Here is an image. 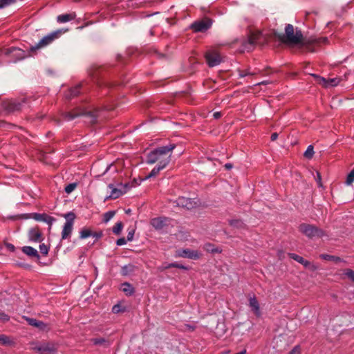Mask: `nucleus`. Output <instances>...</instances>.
Returning <instances> with one entry per match:
<instances>
[{"instance_id":"9b49d317","label":"nucleus","mask_w":354,"mask_h":354,"mask_svg":"<svg viewBox=\"0 0 354 354\" xmlns=\"http://www.w3.org/2000/svg\"><path fill=\"white\" fill-rule=\"evenodd\" d=\"M212 21L210 19L196 21L192 23L189 28L195 32H204L210 28Z\"/></svg>"},{"instance_id":"7ed1b4c3","label":"nucleus","mask_w":354,"mask_h":354,"mask_svg":"<svg viewBox=\"0 0 354 354\" xmlns=\"http://www.w3.org/2000/svg\"><path fill=\"white\" fill-rule=\"evenodd\" d=\"M34 52H30V48L28 51L24 50L17 47H10L2 50V54L12 59L13 62L22 60L26 57L31 56Z\"/></svg>"},{"instance_id":"f257e3e1","label":"nucleus","mask_w":354,"mask_h":354,"mask_svg":"<svg viewBox=\"0 0 354 354\" xmlns=\"http://www.w3.org/2000/svg\"><path fill=\"white\" fill-rule=\"evenodd\" d=\"M176 147V145L169 144L155 148L149 152L146 157V162L149 165L158 162L163 167H167L171 161V152Z\"/></svg>"},{"instance_id":"052dcab7","label":"nucleus","mask_w":354,"mask_h":354,"mask_svg":"<svg viewBox=\"0 0 354 354\" xmlns=\"http://www.w3.org/2000/svg\"><path fill=\"white\" fill-rule=\"evenodd\" d=\"M225 168L226 169H230L231 168H232V163H226L225 165Z\"/></svg>"},{"instance_id":"09e8293b","label":"nucleus","mask_w":354,"mask_h":354,"mask_svg":"<svg viewBox=\"0 0 354 354\" xmlns=\"http://www.w3.org/2000/svg\"><path fill=\"white\" fill-rule=\"evenodd\" d=\"M92 236L95 237L96 239H100L103 236V232L102 231H100V232H92V234H91Z\"/></svg>"},{"instance_id":"2eb2a0df","label":"nucleus","mask_w":354,"mask_h":354,"mask_svg":"<svg viewBox=\"0 0 354 354\" xmlns=\"http://www.w3.org/2000/svg\"><path fill=\"white\" fill-rule=\"evenodd\" d=\"M176 257L197 260L199 259L200 257H201V253L198 250H194L186 248L177 250Z\"/></svg>"},{"instance_id":"9d476101","label":"nucleus","mask_w":354,"mask_h":354,"mask_svg":"<svg viewBox=\"0 0 354 354\" xmlns=\"http://www.w3.org/2000/svg\"><path fill=\"white\" fill-rule=\"evenodd\" d=\"M174 205L183 207L187 209H192L198 205L197 201L190 198L184 196L178 197L176 201H173Z\"/></svg>"},{"instance_id":"69168bd1","label":"nucleus","mask_w":354,"mask_h":354,"mask_svg":"<svg viewBox=\"0 0 354 354\" xmlns=\"http://www.w3.org/2000/svg\"><path fill=\"white\" fill-rule=\"evenodd\" d=\"M230 351H224L223 352H221L220 354H229L230 353Z\"/></svg>"},{"instance_id":"473e14b6","label":"nucleus","mask_w":354,"mask_h":354,"mask_svg":"<svg viewBox=\"0 0 354 354\" xmlns=\"http://www.w3.org/2000/svg\"><path fill=\"white\" fill-rule=\"evenodd\" d=\"M204 249L206 251L212 252V253H219L221 252L218 248H215L213 244L209 243H205L204 245Z\"/></svg>"},{"instance_id":"603ef678","label":"nucleus","mask_w":354,"mask_h":354,"mask_svg":"<svg viewBox=\"0 0 354 354\" xmlns=\"http://www.w3.org/2000/svg\"><path fill=\"white\" fill-rule=\"evenodd\" d=\"M300 353V348L299 346H296L293 348V349L291 350V351L289 353V354H299Z\"/></svg>"},{"instance_id":"338daca9","label":"nucleus","mask_w":354,"mask_h":354,"mask_svg":"<svg viewBox=\"0 0 354 354\" xmlns=\"http://www.w3.org/2000/svg\"><path fill=\"white\" fill-rule=\"evenodd\" d=\"M105 109H107V110H111V109H113V107H112V106H107Z\"/></svg>"},{"instance_id":"f8f14e48","label":"nucleus","mask_w":354,"mask_h":354,"mask_svg":"<svg viewBox=\"0 0 354 354\" xmlns=\"http://www.w3.org/2000/svg\"><path fill=\"white\" fill-rule=\"evenodd\" d=\"M261 35V32L252 33L246 39H244L241 44L243 50L251 51L254 48V45L257 44Z\"/></svg>"},{"instance_id":"f704fd0d","label":"nucleus","mask_w":354,"mask_h":354,"mask_svg":"<svg viewBox=\"0 0 354 354\" xmlns=\"http://www.w3.org/2000/svg\"><path fill=\"white\" fill-rule=\"evenodd\" d=\"M229 224L231 226L236 227V228H243L245 226L244 223L241 220H239V219L230 220V221H229Z\"/></svg>"},{"instance_id":"e2e57ef3","label":"nucleus","mask_w":354,"mask_h":354,"mask_svg":"<svg viewBox=\"0 0 354 354\" xmlns=\"http://www.w3.org/2000/svg\"><path fill=\"white\" fill-rule=\"evenodd\" d=\"M267 84H268V82L267 81H263V82H261L259 83H257V85H266Z\"/></svg>"},{"instance_id":"0eeeda50","label":"nucleus","mask_w":354,"mask_h":354,"mask_svg":"<svg viewBox=\"0 0 354 354\" xmlns=\"http://www.w3.org/2000/svg\"><path fill=\"white\" fill-rule=\"evenodd\" d=\"M64 217L66 218V223H64L62 232V239H66L70 237L72 231L73 226L74 223V221L75 219V214L73 212H69L64 215Z\"/></svg>"},{"instance_id":"aec40b11","label":"nucleus","mask_w":354,"mask_h":354,"mask_svg":"<svg viewBox=\"0 0 354 354\" xmlns=\"http://www.w3.org/2000/svg\"><path fill=\"white\" fill-rule=\"evenodd\" d=\"M313 76L315 77V78L318 79V81H319V84H322L325 87H328V86H337L339 82V80L338 78H329V79H326L324 77H320L317 75H315V74H313Z\"/></svg>"},{"instance_id":"2f4dec72","label":"nucleus","mask_w":354,"mask_h":354,"mask_svg":"<svg viewBox=\"0 0 354 354\" xmlns=\"http://www.w3.org/2000/svg\"><path fill=\"white\" fill-rule=\"evenodd\" d=\"M0 344L3 346H12L14 344V342L10 338V337L0 334Z\"/></svg>"},{"instance_id":"20e7f679","label":"nucleus","mask_w":354,"mask_h":354,"mask_svg":"<svg viewBox=\"0 0 354 354\" xmlns=\"http://www.w3.org/2000/svg\"><path fill=\"white\" fill-rule=\"evenodd\" d=\"M299 230L309 239L315 237L321 238L326 235L325 232L321 228L310 224L301 223L299 226Z\"/></svg>"},{"instance_id":"3c124183","label":"nucleus","mask_w":354,"mask_h":354,"mask_svg":"<svg viewBox=\"0 0 354 354\" xmlns=\"http://www.w3.org/2000/svg\"><path fill=\"white\" fill-rule=\"evenodd\" d=\"M328 41V38L327 37H321V38H319V39H317L315 40V42L317 43V44H320V43H327Z\"/></svg>"},{"instance_id":"423d86ee","label":"nucleus","mask_w":354,"mask_h":354,"mask_svg":"<svg viewBox=\"0 0 354 354\" xmlns=\"http://www.w3.org/2000/svg\"><path fill=\"white\" fill-rule=\"evenodd\" d=\"M62 33V30H56L44 36L37 44L30 48V52H36L37 50L44 48L51 44Z\"/></svg>"},{"instance_id":"c03bdc74","label":"nucleus","mask_w":354,"mask_h":354,"mask_svg":"<svg viewBox=\"0 0 354 354\" xmlns=\"http://www.w3.org/2000/svg\"><path fill=\"white\" fill-rule=\"evenodd\" d=\"M10 320V316L3 312L0 311V322L6 323Z\"/></svg>"},{"instance_id":"4468645a","label":"nucleus","mask_w":354,"mask_h":354,"mask_svg":"<svg viewBox=\"0 0 354 354\" xmlns=\"http://www.w3.org/2000/svg\"><path fill=\"white\" fill-rule=\"evenodd\" d=\"M205 60L209 67H214L219 65L222 62L220 55L214 50H208L205 55Z\"/></svg>"},{"instance_id":"0e129e2a","label":"nucleus","mask_w":354,"mask_h":354,"mask_svg":"<svg viewBox=\"0 0 354 354\" xmlns=\"http://www.w3.org/2000/svg\"><path fill=\"white\" fill-rule=\"evenodd\" d=\"M111 167V165H109L106 167V169H105V171H104V172L103 173V174H106V173L109 171V169H110V167Z\"/></svg>"},{"instance_id":"58836bf2","label":"nucleus","mask_w":354,"mask_h":354,"mask_svg":"<svg viewBox=\"0 0 354 354\" xmlns=\"http://www.w3.org/2000/svg\"><path fill=\"white\" fill-rule=\"evenodd\" d=\"M77 183H70L65 187L64 191L66 193L70 194L77 187Z\"/></svg>"},{"instance_id":"49530a36","label":"nucleus","mask_w":354,"mask_h":354,"mask_svg":"<svg viewBox=\"0 0 354 354\" xmlns=\"http://www.w3.org/2000/svg\"><path fill=\"white\" fill-rule=\"evenodd\" d=\"M127 241H128L125 238L122 237L117 240L116 245L118 246H121L123 245H125L127 243Z\"/></svg>"},{"instance_id":"b1692460","label":"nucleus","mask_w":354,"mask_h":354,"mask_svg":"<svg viewBox=\"0 0 354 354\" xmlns=\"http://www.w3.org/2000/svg\"><path fill=\"white\" fill-rule=\"evenodd\" d=\"M137 269V267L131 263L122 266L120 273L122 276H129L133 273Z\"/></svg>"},{"instance_id":"f3484780","label":"nucleus","mask_w":354,"mask_h":354,"mask_svg":"<svg viewBox=\"0 0 354 354\" xmlns=\"http://www.w3.org/2000/svg\"><path fill=\"white\" fill-rule=\"evenodd\" d=\"M31 218L37 221H42L46 223L49 225V228L51 227L53 223L56 221V219L50 216L45 213H32L31 214Z\"/></svg>"},{"instance_id":"ddd939ff","label":"nucleus","mask_w":354,"mask_h":354,"mask_svg":"<svg viewBox=\"0 0 354 354\" xmlns=\"http://www.w3.org/2000/svg\"><path fill=\"white\" fill-rule=\"evenodd\" d=\"M81 115H89L93 120H95L97 118V115L95 113L80 109L74 110L72 112L64 113L63 117L64 119L69 121Z\"/></svg>"},{"instance_id":"5fc2aeb1","label":"nucleus","mask_w":354,"mask_h":354,"mask_svg":"<svg viewBox=\"0 0 354 354\" xmlns=\"http://www.w3.org/2000/svg\"><path fill=\"white\" fill-rule=\"evenodd\" d=\"M315 180L317 182L318 185L319 186H321V180H322V178H321V175L319 172H317V177L315 178Z\"/></svg>"},{"instance_id":"bf43d9fd","label":"nucleus","mask_w":354,"mask_h":354,"mask_svg":"<svg viewBox=\"0 0 354 354\" xmlns=\"http://www.w3.org/2000/svg\"><path fill=\"white\" fill-rule=\"evenodd\" d=\"M90 75L93 77V79H96V80H98L97 77V74L95 73V72H93V71H91L89 73Z\"/></svg>"},{"instance_id":"a18cd8bd","label":"nucleus","mask_w":354,"mask_h":354,"mask_svg":"<svg viewBox=\"0 0 354 354\" xmlns=\"http://www.w3.org/2000/svg\"><path fill=\"white\" fill-rule=\"evenodd\" d=\"M345 275H346L351 281L354 282V271L351 269H347L345 272Z\"/></svg>"},{"instance_id":"c756f323","label":"nucleus","mask_w":354,"mask_h":354,"mask_svg":"<svg viewBox=\"0 0 354 354\" xmlns=\"http://www.w3.org/2000/svg\"><path fill=\"white\" fill-rule=\"evenodd\" d=\"M166 167H163L160 165H157L155 166L153 169L151 171V172L145 177L146 179H149L153 177H156L161 170L164 169Z\"/></svg>"},{"instance_id":"864d4df0","label":"nucleus","mask_w":354,"mask_h":354,"mask_svg":"<svg viewBox=\"0 0 354 354\" xmlns=\"http://www.w3.org/2000/svg\"><path fill=\"white\" fill-rule=\"evenodd\" d=\"M5 245L10 252H15V245L13 244L10 243H6L5 244Z\"/></svg>"},{"instance_id":"dca6fc26","label":"nucleus","mask_w":354,"mask_h":354,"mask_svg":"<svg viewBox=\"0 0 354 354\" xmlns=\"http://www.w3.org/2000/svg\"><path fill=\"white\" fill-rule=\"evenodd\" d=\"M28 240L30 242L41 243L44 238L38 226L31 227L28 232Z\"/></svg>"},{"instance_id":"de8ad7c7","label":"nucleus","mask_w":354,"mask_h":354,"mask_svg":"<svg viewBox=\"0 0 354 354\" xmlns=\"http://www.w3.org/2000/svg\"><path fill=\"white\" fill-rule=\"evenodd\" d=\"M121 311L122 310H121V306L120 304L114 305L112 308V312L113 313H118Z\"/></svg>"},{"instance_id":"ea45409f","label":"nucleus","mask_w":354,"mask_h":354,"mask_svg":"<svg viewBox=\"0 0 354 354\" xmlns=\"http://www.w3.org/2000/svg\"><path fill=\"white\" fill-rule=\"evenodd\" d=\"M49 249V246L46 245L45 243H41L39 245L40 252L44 256L48 254Z\"/></svg>"},{"instance_id":"37998d69","label":"nucleus","mask_w":354,"mask_h":354,"mask_svg":"<svg viewBox=\"0 0 354 354\" xmlns=\"http://www.w3.org/2000/svg\"><path fill=\"white\" fill-rule=\"evenodd\" d=\"M15 0H0V9L13 3Z\"/></svg>"},{"instance_id":"680f3d73","label":"nucleus","mask_w":354,"mask_h":354,"mask_svg":"<svg viewBox=\"0 0 354 354\" xmlns=\"http://www.w3.org/2000/svg\"><path fill=\"white\" fill-rule=\"evenodd\" d=\"M156 55H157V57H158V58H162V57H165V55H164L163 54L160 53H158V52H156Z\"/></svg>"},{"instance_id":"a878e982","label":"nucleus","mask_w":354,"mask_h":354,"mask_svg":"<svg viewBox=\"0 0 354 354\" xmlns=\"http://www.w3.org/2000/svg\"><path fill=\"white\" fill-rule=\"evenodd\" d=\"M76 17L75 13L63 14L57 16V21L59 23H66L74 19Z\"/></svg>"},{"instance_id":"393cba45","label":"nucleus","mask_w":354,"mask_h":354,"mask_svg":"<svg viewBox=\"0 0 354 354\" xmlns=\"http://www.w3.org/2000/svg\"><path fill=\"white\" fill-rule=\"evenodd\" d=\"M288 256L294 259L295 261H297L298 263L302 264L305 268H309L311 265V263L306 259H304L302 257L295 254V253H289Z\"/></svg>"},{"instance_id":"a211bd4d","label":"nucleus","mask_w":354,"mask_h":354,"mask_svg":"<svg viewBox=\"0 0 354 354\" xmlns=\"http://www.w3.org/2000/svg\"><path fill=\"white\" fill-rule=\"evenodd\" d=\"M168 221L166 217H156L152 218L150 223L156 230H161L167 225Z\"/></svg>"},{"instance_id":"412c9836","label":"nucleus","mask_w":354,"mask_h":354,"mask_svg":"<svg viewBox=\"0 0 354 354\" xmlns=\"http://www.w3.org/2000/svg\"><path fill=\"white\" fill-rule=\"evenodd\" d=\"M21 251L31 259H40V255L37 250L31 246H24L21 248Z\"/></svg>"},{"instance_id":"c9c22d12","label":"nucleus","mask_w":354,"mask_h":354,"mask_svg":"<svg viewBox=\"0 0 354 354\" xmlns=\"http://www.w3.org/2000/svg\"><path fill=\"white\" fill-rule=\"evenodd\" d=\"M122 228H123V224L121 221H119V222L116 223L115 224V225L113 227L112 231L115 234L119 235V234H120Z\"/></svg>"},{"instance_id":"8fccbe9b","label":"nucleus","mask_w":354,"mask_h":354,"mask_svg":"<svg viewBox=\"0 0 354 354\" xmlns=\"http://www.w3.org/2000/svg\"><path fill=\"white\" fill-rule=\"evenodd\" d=\"M175 268H179V269H182V270H189V267L188 266H184L183 264H180L177 262H175Z\"/></svg>"},{"instance_id":"13d9d810","label":"nucleus","mask_w":354,"mask_h":354,"mask_svg":"<svg viewBox=\"0 0 354 354\" xmlns=\"http://www.w3.org/2000/svg\"><path fill=\"white\" fill-rule=\"evenodd\" d=\"M175 263H171L164 267V269H169L171 268H175Z\"/></svg>"},{"instance_id":"6ab92c4d","label":"nucleus","mask_w":354,"mask_h":354,"mask_svg":"<svg viewBox=\"0 0 354 354\" xmlns=\"http://www.w3.org/2000/svg\"><path fill=\"white\" fill-rule=\"evenodd\" d=\"M22 318L25 319L30 326H35L41 330H45L48 328V324L41 321L27 316H23Z\"/></svg>"},{"instance_id":"72a5a7b5","label":"nucleus","mask_w":354,"mask_h":354,"mask_svg":"<svg viewBox=\"0 0 354 354\" xmlns=\"http://www.w3.org/2000/svg\"><path fill=\"white\" fill-rule=\"evenodd\" d=\"M115 214V211L111 210L105 212L103 214L102 221L104 223H108Z\"/></svg>"},{"instance_id":"7c9ffc66","label":"nucleus","mask_w":354,"mask_h":354,"mask_svg":"<svg viewBox=\"0 0 354 354\" xmlns=\"http://www.w3.org/2000/svg\"><path fill=\"white\" fill-rule=\"evenodd\" d=\"M320 258L324 259V260H326V261H334L335 263H339V262H342L343 260L339 257H336V256H333V255H330V254H320Z\"/></svg>"},{"instance_id":"6e6552de","label":"nucleus","mask_w":354,"mask_h":354,"mask_svg":"<svg viewBox=\"0 0 354 354\" xmlns=\"http://www.w3.org/2000/svg\"><path fill=\"white\" fill-rule=\"evenodd\" d=\"M108 187L111 189V194L106 197V199L112 198L116 199L118 198L122 195L126 194L129 189L131 187L129 183H118V187H115L113 184H109Z\"/></svg>"},{"instance_id":"774afa93","label":"nucleus","mask_w":354,"mask_h":354,"mask_svg":"<svg viewBox=\"0 0 354 354\" xmlns=\"http://www.w3.org/2000/svg\"><path fill=\"white\" fill-rule=\"evenodd\" d=\"M130 212H131V210H130V209H128V210H127V211H126V213H127V214H129Z\"/></svg>"},{"instance_id":"6e6d98bb","label":"nucleus","mask_w":354,"mask_h":354,"mask_svg":"<svg viewBox=\"0 0 354 354\" xmlns=\"http://www.w3.org/2000/svg\"><path fill=\"white\" fill-rule=\"evenodd\" d=\"M278 133L274 132V133H272V135H271V137H270V139L272 141H274L277 139L278 138Z\"/></svg>"},{"instance_id":"cd10ccee","label":"nucleus","mask_w":354,"mask_h":354,"mask_svg":"<svg viewBox=\"0 0 354 354\" xmlns=\"http://www.w3.org/2000/svg\"><path fill=\"white\" fill-rule=\"evenodd\" d=\"M237 72H238V75H239V77H246V76H254V75H257L259 73V71H257L255 69V70L251 71H250V68H248L244 69V70H241V69L239 68L237 70Z\"/></svg>"},{"instance_id":"4c0bfd02","label":"nucleus","mask_w":354,"mask_h":354,"mask_svg":"<svg viewBox=\"0 0 354 354\" xmlns=\"http://www.w3.org/2000/svg\"><path fill=\"white\" fill-rule=\"evenodd\" d=\"M92 234V231L89 229L84 228L80 232V238L81 239H84L91 236Z\"/></svg>"},{"instance_id":"39448f33","label":"nucleus","mask_w":354,"mask_h":354,"mask_svg":"<svg viewBox=\"0 0 354 354\" xmlns=\"http://www.w3.org/2000/svg\"><path fill=\"white\" fill-rule=\"evenodd\" d=\"M32 350L39 354H57V345L53 342L32 343Z\"/></svg>"},{"instance_id":"e433bc0d","label":"nucleus","mask_w":354,"mask_h":354,"mask_svg":"<svg viewBox=\"0 0 354 354\" xmlns=\"http://www.w3.org/2000/svg\"><path fill=\"white\" fill-rule=\"evenodd\" d=\"M313 155L314 148L313 146L310 145L307 147V149L304 152V156L308 159H311L313 157Z\"/></svg>"},{"instance_id":"c85d7f7f","label":"nucleus","mask_w":354,"mask_h":354,"mask_svg":"<svg viewBox=\"0 0 354 354\" xmlns=\"http://www.w3.org/2000/svg\"><path fill=\"white\" fill-rule=\"evenodd\" d=\"M91 342L94 345L103 346L104 347H109L110 346L109 341L104 337L93 338L91 339Z\"/></svg>"},{"instance_id":"4d7b16f0","label":"nucleus","mask_w":354,"mask_h":354,"mask_svg":"<svg viewBox=\"0 0 354 354\" xmlns=\"http://www.w3.org/2000/svg\"><path fill=\"white\" fill-rule=\"evenodd\" d=\"M222 114L221 112H215L213 114L214 118L218 119L221 117Z\"/></svg>"},{"instance_id":"f03ea898","label":"nucleus","mask_w":354,"mask_h":354,"mask_svg":"<svg viewBox=\"0 0 354 354\" xmlns=\"http://www.w3.org/2000/svg\"><path fill=\"white\" fill-rule=\"evenodd\" d=\"M273 36L275 39L286 44L297 45L301 44L303 39L301 31L297 28L295 30L294 26L290 24L286 25L284 33L274 30Z\"/></svg>"},{"instance_id":"1a4fd4ad","label":"nucleus","mask_w":354,"mask_h":354,"mask_svg":"<svg viewBox=\"0 0 354 354\" xmlns=\"http://www.w3.org/2000/svg\"><path fill=\"white\" fill-rule=\"evenodd\" d=\"M25 102V100L21 101L17 100H10L3 101L1 106L3 110H5L8 113H12L20 111L23 104Z\"/></svg>"},{"instance_id":"79ce46f5","label":"nucleus","mask_w":354,"mask_h":354,"mask_svg":"<svg viewBox=\"0 0 354 354\" xmlns=\"http://www.w3.org/2000/svg\"><path fill=\"white\" fill-rule=\"evenodd\" d=\"M128 234L127 236V240L128 241H131L133 239V236L135 233V229L133 227H129L127 230Z\"/></svg>"},{"instance_id":"bb28decb","label":"nucleus","mask_w":354,"mask_h":354,"mask_svg":"<svg viewBox=\"0 0 354 354\" xmlns=\"http://www.w3.org/2000/svg\"><path fill=\"white\" fill-rule=\"evenodd\" d=\"M122 290L127 296H131L135 292V288L129 282H124L122 284Z\"/></svg>"},{"instance_id":"5701e85b","label":"nucleus","mask_w":354,"mask_h":354,"mask_svg":"<svg viewBox=\"0 0 354 354\" xmlns=\"http://www.w3.org/2000/svg\"><path fill=\"white\" fill-rule=\"evenodd\" d=\"M81 86L82 84H80L68 89L64 94L66 99L71 100L77 97L80 93Z\"/></svg>"},{"instance_id":"a19ab883","label":"nucleus","mask_w":354,"mask_h":354,"mask_svg":"<svg viewBox=\"0 0 354 354\" xmlns=\"http://www.w3.org/2000/svg\"><path fill=\"white\" fill-rule=\"evenodd\" d=\"M354 181V168L348 174L346 180V184L349 185Z\"/></svg>"},{"instance_id":"4be33fe9","label":"nucleus","mask_w":354,"mask_h":354,"mask_svg":"<svg viewBox=\"0 0 354 354\" xmlns=\"http://www.w3.org/2000/svg\"><path fill=\"white\" fill-rule=\"evenodd\" d=\"M249 306L257 317L261 315L259 304L254 295L250 297Z\"/></svg>"}]
</instances>
